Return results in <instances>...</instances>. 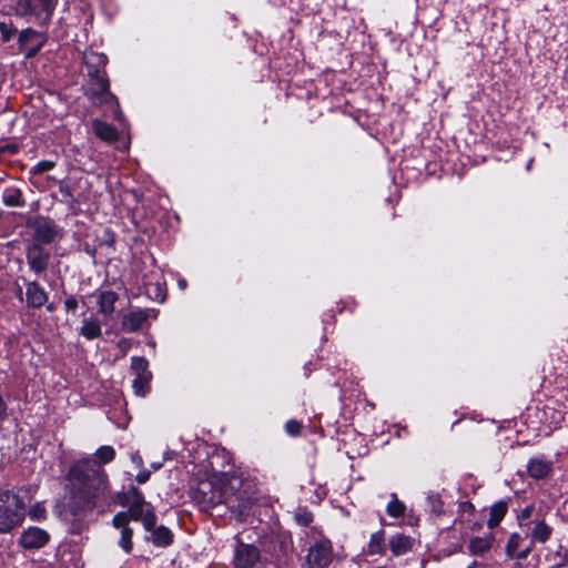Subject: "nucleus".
<instances>
[{"instance_id": "obj_1", "label": "nucleus", "mask_w": 568, "mask_h": 568, "mask_svg": "<svg viewBox=\"0 0 568 568\" xmlns=\"http://www.w3.org/2000/svg\"><path fill=\"white\" fill-rule=\"evenodd\" d=\"M95 456L97 459L85 457L73 462L65 474L67 506L75 518L85 516L97 507L108 485V475L102 465L115 458V450L104 445L97 449Z\"/></svg>"}, {"instance_id": "obj_2", "label": "nucleus", "mask_w": 568, "mask_h": 568, "mask_svg": "<svg viewBox=\"0 0 568 568\" xmlns=\"http://www.w3.org/2000/svg\"><path fill=\"white\" fill-rule=\"evenodd\" d=\"M189 496L199 510L207 513L214 507L225 504L239 518H246L253 504L257 500L255 491L231 490L230 486L207 478L191 486Z\"/></svg>"}, {"instance_id": "obj_3", "label": "nucleus", "mask_w": 568, "mask_h": 568, "mask_svg": "<svg viewBox=\"0 0 568 568\" xmlns=\"http://www.w3.org/2000/svg\"><path fill=\"white\" fill-rule=\"evenodd\" d=\"M209 467L212 471L210 478L231 487V490H248L254 491L251 488L248 481L236 470L233 457L225 449L216 450L209 457Z\"/></svg>"}, {"instance_id": "obj_4", "label": "nucleus", "mask_w": 568, "mask_h": 568, "mask_svg": "<svg viewBox=\"0 0 568 568\" xmlns=\"http://www.w3.org/2000/svg\"><path fill=\"white\" fill-rule=\"evenodd\" d=\"M88 91L87 97L94 105H105L114 113V119L120 121L123 113L120 109L118 97L110 90V79L106 70H87Z\"/></svg>"}, {"instance_id": "obj_5", "label": "nucleus", "mask_w": 568, "mask_h": 568, "mask_svg": "<svg viewBox=\"0 0 568 568\" xmlns=\"http://www.w3.org/2000/svg\"><path fill=\"white\" fill-rule=\"evenodd\" d=\"M27 507L24 500L10 490L0 491V534H9L22 525Z\"/></svg>"}, {"instance_id": "obj_6", "label": "nucleus", "mask_w": 568, "mask_h": 568, "mask_svg": "<svg viewBox=\"0 0 568 568\" xmlns=\"http://www.w3.org/2000/svg\"><path fill=\"white\" fill-rule=\"evenodd\" d=\"M26 227L32 231L31 242L50 245L61 237V229L50 216L37 214L26 220Z\"/></svg>"}, {"instance_id": "obj_7", "label": "nucleus", "mask_w": 568, "mask_h": 568, "mask_svg": "<svg viewBox=\"0 0 568 568\" xmlns=\"http://www.w3.org/2000/svg\"><path fill=\"white\" fill-rule=\"evenodd\" d=\"M58 0H17L14 11L19 17H33L34 21L45 27L50 23Z\"/></svg>"}, {"instance_id": "obj_8", "label": "nucleus", "mask_w": 568, "mask_h": 568, "mask_svg": "<svg viewBox=\"0 0 568 568\" xmlns=\"http://www.w3.org/2000/svg\"><path fill=\"white\" fill-rule=\"evenodd\" d=\"M45 245L29 243L26 246V258L30 271L40 275L44 273L50 263L51 253Z\"/></svg>"}, {"instance_id": "obj_9", "label": "nucleus", "mask_w": 568, "mask_h": 568, "mask_svg": "<svg viewBox=\"0 0 568 568\" xmlns=\"http://www.w3.org/2000/svg\"><path fill=\"white\" fill-rule=\"evenodd\" d=\"M333 548L327 539L316 541L306 555L307 568H327L332 561Z\"/></svg>"}, {"instance_id": "obj_10", "label": "nucleus", "mask_w": 568, "mask_h": 568, "mask_svg": "<svg viewBox=\"0 0 568 568\" xmlns=\"http://www.w3.org/2000/svg\"><path fill=\"white\" fill-rule=\"evenodd\" d=\"M126 514L131 521L141 523L145 530H150L158 523L154 507L146 500L132 503L128 507Z\"/></svg>"}, {"instance_id": "obj_11", "label": "nucleus", "mask_w": 568, "mask_h": 568, "mask_svg": "<svg viewBox=\"0 0 568 568\" xmlns=\"http://www.w3.org/2000/svg\"><path fill=\"white\" fill-rule=\"evenodd\" d=\"M45 36L32 28H26L19 33L18 43L20 51H24L27 58L37 55L45 44Z\"/></svg>"}, {"instance_id": "obj_12", "label": "nucleus", "mask_w": 568, "mask_h": 568, "mask_svg": "<svg viewBox=\"0 0 568 568\" xmlns=\"http://www.w3.org/2000/svg\"><path fill=\"white\" fill-rule=\"evenodd\" d=\"M260 559L261 551L255 545L237 540L233 557L234 568H253Z\"/></svg>"}, {"instance_id": "obj_13", "label": "nucleus", "mask_w": 568, "mask_h": 568, "mask_svg": "<svg viewBox=\"0 0 568 568\" xmlns=\"http://www.w3.org/2000/svg\"><path fill=\"white\" fill-rule=\"evenodd\" d=\"M49 540L50 535L47 530L30 526L21 532L18 542L23 549L31 550L44 547Z\"/></svg>"}, {"instance_id": "obj_14", "label": "nucleus", "mask_w": 568, "mask_h": 568, "mask_svg": "<svg viewBox=\"0 0 568 568\" xmlns=\"http://www.w3.org/2000/svg\"><path fill=\"white\" fill-rule=\"evenodd\" d=\"M26 286V306L31 310L42 308L49 301V293L45 288L36 280H24Z\"/></svg>"}, {"instance_id": "obj_15", "label": "nucleus", "mask_w": 568, "mask_h": 568, "mask_svg": "<svg viewBox=\"0 0 568 568\" xmlns=\"http://www.w3.org/2000/svg\"><path fill=\"white\" fill-rule=\"evenodd\" d=\"M150 535L144 536L145 541H151L158 548H168L174 542V534L173 531L164 526L156 524L148 530Z\"/></svg>"}, {"instance_id": "obj_16", "label": "nucleus", "mask_w": 568, "mask_h": 568, "mask_svg": "<svg viewBox=\"0 0 568 568\" xmlns=\"http://www.w3.org/2000/svg\"><path fill=\"white\" fill-rule=\"evenodd\" d=\"M59 192L61 194V202L64 203L68 209L78 214L82 203L81 194H75L73 187L65 180L59 181Z\"/></svg>"}, {"instance_id": "obj_17", "label": "nucleus", "mask_w": 568, "mask_h": 568, "mask_svg": "<svg viewBox=\"0 0 568 568\" xmlns=\"http://www.w3.org/2000/svg\"><path fill=\"white\" fill-rule=\"evenodd\" d=\"M148 320V314L143 310L131 311L125 314L121 321V329L125 333L139 332Z\"/></svg>"}, {"instance_id": "obj_18", "label": "nucleus", "mask_w": 568, "mask_h": 568, "mask_svg": "<svg viewBox=\"0 0 568 568\" xmlns=\"http://www.w3.org/2000/svg\"><path fill=\"white\" fill-rule=\"evenodd\" d=\"M92 131L94 135L103 142L111 144L119 140V131L116 128L102 120L94 119L92 121Z\"/></svg>"}, {"instance_id": "obj_19", "label": "nucleus", "mask_w": 568, "mask_h": 568, "mask_svg": "<svg viewBox=\"0 0 568 568\" xmlns=\"http://www.w3.org/2000/svg\"><path fill=\"white\" fill-rule=\"evenodd\" d=\"M1 201L7 207H24L27 205L23 191L14 185L4 187Z\"/></svg>"}, {"instance_id": "obj_20", "label": "nucleus", "mask_w": 568, "mask_h": 568, "mask_svg": "<svg viewBox=\"0 0 568 568\" xmlns=\"http://www.w3.org/2000/svg\"><path fill=\"white\" fill-rule=\"evenodd\" d=\"M119 300V295L111 290L101 291L98 294L97 304L99 313L104 316H110L114 312V305Z\"/></svg>"}, {"instance_id": "obj_21", "label": "nucleus", "mask_w": 568, "mask_h": 568, "mask_svg": "<svg viewBox=\"0 0 568 568\" xmlns=\"http://www.w3.org/2000/svg\"><path fill=\"white\" fill-rule=\"evenodd\" d=\"M83 63L87 70L100 69L106 70L109 58L103 52H95L93 50H85L83 53Z\"/></svg>"}, {"instance_id": "obj_22", "label": "nucleus", "mask_w": 568, "mask_h": 568, "mask_svg": "<svg viewBox=\"0 0 568 568\" xmlns=\"http://www.w3.org/2000/svg\"><path fill=\"white\" fill-rule=\"evenodd\" d=\"M494 539L495 537L491 532H487L484 536L473 537L469 540L468 546L470 554L475 556L484 555L491 548Z\"/></svg>"}, {"instance_id": "obj_23", "label": "nucleus", "mask_w": 568, "mask_h": 568, "mask_svg": "<svg viewBox=\"0 0 568 568\" xmlns=\"http://www.w3.org/2000/svg\"><path fill=\"white\" fill-rule=\"evenodd\" d=\"M551 469L552 463L539 457L531 458L527 465L529 475L536 479L546 477Z\"/></svg>"}, {"instance_id": "obj_24", "label": "nucleus", "mask_w": 568, "mask_h": 568, "mask_svg": "<svg viewBox=\"0 0 568 568\" xmlns=\"http://www.w3.org/2000/svg\"><path fill=\"white\" fill-rule=\"evenodd\" d=\"M80 335L88 341L99 338L102 335L101 324L98 318H84L80 327Z\"/></svg>"}, {"instance_id": "obj_25", "label": "nucleus", "mask_w": 568, "mask_h": 568, "mask_svg": "<svg viewBox=\"0 0 568 568\" xmlns=\"http://www.w3.org/2000/svg\"><path fill=\"white\" fill-rule=\"evenodd\" d=\"M412 539L404 535H395L389 540V547L395 556L406 554L412 548Z\"/></svg>"}, {"instance_id": "obj_26", "label": "nucleus", "mask_w": 568, "mask_h": 568, "mask_svg": "<svg viewBox=\"0 0 568 568\" xmlns=\"http://www.w3.org/2000/svg\"><path fill=\"white\" fill-rule=\"evenodd\" d=\"M506 511H507L506 503L498 501V503L494 504L490 507V511H489V519L487 523L488 527L494 528L495 526H497L501 521L504 516L506 515Z\"/></svg>"}, {"instance_id": "obj_27", "label": "nucleus", "mask_w": 568, "mask_h": 568, "mask_svg": "<svg viewBox=\"0 0 568 568\" xmlns=\"http://www.w3.org/2000/svg\"><path fill=\"white\" fill-rule=\"evenodd\" d=\"M131 369L135 376L152 375L149 369V361L144 356H133L131 358Z\"/></svg>"}, {"instance_id": "obj_28", "label": "nucleus", "mask_w": 568, "mask_h": 568, "mask_svg": "<svg viewBox=\"0 0 568 568\" xmlns=\"http://www.w3.org/2000/svg\"><path fill=\"white\" fill-rule=\"evenodd\" d=\"M520 540H521V538L518 534H513L509 537L508 542L506 545V551L509 557L525 558L527 556L528 549H525L521 552H517V550L519 548Z\"/></svg>"}, {"instance_id": "obj_29", "label": "nucleus", "mask_w": 568, "mask_h": 568, "mask_svg": "<svg viewBox=\"0 0 568 568\" xmlns=\"http://www.w3.org/2000/svg\"><path fill=\"white\" fill-rule=\"evenodd\" d=\"M152 375L149 376H135L132 383L134 393L139 396H145L151 389Z\"/></svg>"}, {"instance_id": "obj_30", "label": "nucleus", "mask_w": 568, "mask_h": 568, "mask_svg": "<svg viewBox=\"0 0 568 568\" xmlns=\"http://www.w3.org/2000/svg\"><path fill=\"white\" fill-rule=\"evenodd\" d=\"M550 534L551 528L544 521H537L531 531V538L535 541L545 542L550 537Z\"/></svg>"}, {"instance_id": "obj_31", "label": "nucleus", "mask_w": 568, "mask_h": 568, "mask_svg": "<svg viewBox=\"0 0 568 568\" xmlns=\"http://www.w3.org/2000/svg\"><path fill=\"white\" fill-rule=\"evenodd\" d=\"M132 538H133V529L131 527L121 529V537L119 540V546L128 555H130L133 550Z\"/></svg>"}, {"instance_id": "obj_32", "label": "nucleus", "mask_w": 568, "mask_h": 568, "mask_svg": "<svg viewBox=\"0 0 568 568\" xmlns=\"http://www.w3.org/2000/svg\"><path fill=\"white\" fill-rule=\"evenodd\" d=\"M57 166V162L52 160H41L34 166H32L29 173L33 176L41 175L53 170Z\"/></svg>"}, {"instance_id": "obj_33", "label": "nucleus", "mask_w": 568, "mask_h": 568, "mask_svg": "<svg viewBox=\"0 0 568 568\" xmlns=\"http://www.w3.org/2000/svg\"><path fill=\"white\" fill-rule=\"evenodd\" d=\"M405 505L396 498L394 495L393 498L387 504V514L394 518H398L405 513Z\"/></svg>"}, {"instance_id": "obj_34", "label": "nucleus", "mask_w": 568, "mask_h": 568, "mask_svg": "<svg viewBox=\"0 0 568 568\" xmlns=\"http://www.w3.org/2000/svg\"><path fill=\"white\" fill-rule=\"evenodd\" d=\"M80 302L84 303L83 296L68 295L63 301L65 312L74 315Z\"/></svg>"}, {"instance_id": "obj_35", "label": "nucleus", "mask_w": 568, "mask_h": 568, "mask_svg": "<svg viewBox=\"0 0 568 568\" xmlns=\"http://www.w3.org/2000/svg\"><path fill=\"white\" fill-rule=\"evenodd\" d=\"M295 521L301 526H307L313 520V514L306 508L300 507L294 514Z\"/></svg>"}, {"instance_id": "obj_36", "label": "nucleus", "mask_w": 568, "mask_h": 568, "mask_svg": "<svg viewBox=\"0 0 568 568\" xmlns=\"http://www.w3.org/2000/svg\"><path fill=\"white\" fill-rule=\"evenodd\" d=\"M17 28L12 23H7L4 21L0 22V34L2 42H9L17 33Z\"/></svg>"}, {"instance_id": "obj_37", "label": "nucleus", "mask_w": 568, "mask_h": 568, "mask_svg": "<svg viewBox=\"0 0 568 568\" xmlns=\"http://www.w3.org/2000/svg\"><path fill=\"white\" fill-rule=\"evenodd\" d=\"M131 521L129 515L126 514V510H122L116 513L112 518V526L116 529H123L129 526V523Z\"/></svg>"}, {"instance_id": "obj_38", "label": "nucleus", "mask_w": 568, "mask_h": 568, "mask_svg": "<svg viewBox=\"0 0 568 568\" xmlns=\"http://www.w3.org/2000/svg\"><path fill=\"white\" fill-rule=\"evenodd\" d=\"M383 550V535L381 532L374 534L368 545L369 554H382Z\"/></svg>"}, {"instance_id": "obj_39", "label": "nucleus", "mask_w": 568, "mask_h": 568, "mask_svg": "<svg viewBox=\"0 0 568 568\" xmlns=\"http://www.w3.org/2000/svg\"><path fill=\"white\" fill-rule=\"evenodd\" d=\"M126 491H128L129 499L131 500V503H139V501L145 500L144 493L138 486H135L133 484L128 485Z\"/></svg>"}, {"instance_id": "obj_40", "label": "nucleus", "mask_w": 568, "mask_h": 568, "mask_svg": "<svg viewBox=\"0 0 568 568\" xmlns=\"http://www.w3.org/2000/svg\"><path fill=\"white\" fill-rule=\"evenodd\" d=\"M115 244V233L111 229H105L99 240L100 246L113 247Z\"/></svg>"}, {"instance_id": "obj_41", "label": "nucleus", "mask_w": 568, "mask_h": 568, "mask_svg": "<svg viewBox=\"0 0 568 568\" xmlns=\"http://www.w3.org/2000/svg\"><path fill=\"white\" fill-rule=\"evenodd\" d=\"M29 516L33 520H42L45 518V508L40 505L32 506Z\"/></svg>"}, {"instance_id": "obj_42", "label": "nucleus", "mask_w": 568, "mask_h": 568, "mask_svg": "<svg viewBox=\"0 0 568 568\" xmlns=\"http://www.w3.org/2000/svg\"><path fill=\"white\" fill-rule=\"evenodd\" d=\"M302 425L300 422L292 419L286 423V433H288L292 436H296L301 433Z\"/></svg>"}, {"instance_id": "obj_43", "label": "nucleus", "mask_w": 568, "mask_h": 568, "mask_svg": "<svg viewBox=\"0 0 568 568\" xmlns=\"http://www.w3.org/2000/svg\"><path fill=\"white\" fill-rule=\"evenodd\" d=\"M116 503L121 507H129L132 504L131 500L129 499V495H128L126 489L123 490V491H119L116 494Z\"/></svg>"}, {"instance_id": "obj_44", "label": "nucleus", "mask_w": 568, "mask_h": 568, "mask_svg": "<svg viewBox=\"0 0 568 568\" xmlns=\"http://www.w3.org/2000/svg\"><path fill=\"white\" fill-rule=\"evenodd\" d=\"M19 152V146L16 143H9L0 146V155L3 153H8L10 155H14Z\"/></svg>"}, {"instance_id": "obj_45", "label": "nucleus", "mask_w": 568, "mask_h": 568, "mask_svg": "<svg viewBox=\"0 0 568 568\" xmlns=\"http://www.w3.org/2000/svg\"><path fill=\"white\" fill-rule=\"evenodd\" d=\"M8 418V404L0 395V425Z\"/></svg>"}, {"instance_id": "obj_46", "label": "nucleus", "mask_w": 568, "mask_h": 568, "mask_svg": "<svg viewBox=\"0 0 568 568\" xmlns=\"http://www.w3.org/2000/svg\"><path fill=\"white\" fill-rule=\"evenodd\" d=\"M282 67V60L280 57H274L270 59V68L275 72L280 71ZM277 78H280L278 73H275ZM281 81V79H278Z\"/></svg>"}, {"instance_id": "obj_47", "label": "nucleus", "mask_w": 568, "mask_h": 568, "mask_svg": "<svg viewBox=\"0 0 568 568\" xmlns=\"http://www.w3.org/2000/svg\"><path fill=\"white\" fill-rule=\"evenodd\" d=\"M151 473L146 469L140 470L135 476V480L138 484H144L150 479Z\"/></svg>"}, {"instance_id": "obj_48", "label": "nucleus", "mask_w": 568, "mask_h": 568, "mask_svg": "<svg viewBox=\"0 0 568 568\" xmlns=\"http://www.w3.org/2000/svg\"><path fill=\"white\" fill-rule=\"evenodd\" d=\"M154 290H155V298L160 302H163L165 300V293L163 292L161 284L158 283L155 285Z\"/></svg>"}, {"instance_id": "obj_49", "label": "nucleus", "mask_w": 568, "mask_h": 568, "mask_svg": "<svg viewBox=\"0 0 568 568\" xmlns=\"http://www.w3.org/2000/svg\"><path fill=\"white\" fill-rule=\"evenodd\" d=\"M118 346H119L122 351H126V349L131 346V342H130V339H128V338H121V339L118 342Z\"/></svg>"}, {"instance_id": "obj_50", "label": "nucleus", "mask_w": 568, "mask_h": 568, "mask_svg": "<svg viewBox=\"0 0 568 568\" xmlns=\"http://www.w3.org/2000/svg\"><path fill=\"white\" fill-rule=\"evenodd\" d=\"M14 296L19 300V301H23V290H22V286L20 285H17V288L14 291Z\"/></svg>"}, {"instance_id": "obj_51", "label": "nucleus", "mask_w": 568, "mask_h": 568, "mask_svg": "<svg viewBox=\"0 0 568 568\" xmlns=\"http://www.w3.org/2000/svg\"><path fill=\"white\" fill-rule=\"evenodd\" d=\"M44 306H45L48 313H54L57 311V305L53 302L52 303L48 302Z\"/></svg>"}, {"instance_id": "obj_52", "label": "nucleus", "mask_w": 568, "mask_h": 568, "mask_svg": "<svg viewBox=\"0 0 568 568\" xmlns=\"http://www.w3.org/2000/svg\"><path fill=\"white\" fill-rule=\"evenodd\" d=\"M84 251L90 254L92 257L95 256V253H97V248L95 247H90L88 244H85V248Z\"/></svg>"}, {"instance_id": "obj_53", "label": "nucleus", "mask_w": 568, "mask_h": 568, "mask_svg": "<svg viewBox=\"0 0 568 568\" xmlns=\"http://www.w3.org/2000/svg\"><path fill=\"white\" fill-rule=\"evenodd\" d=\"M178 284H179V287L182 288V290H184L187 286V282L184 278L183 280H179Z\"/></svg>"}, {"instance_id": "obj_54", "label": "nucleus", "mask_w": 568, "mask_h": 568, "mask_svg": "<svg viewBox=\"0 0 568 568\" xmlns=\"http://www.w3.org/2000/svg\"><path fill=\"white\" fill-rule=\"evenodd\" d=\"M133 462H135L139 466H142L143 465V460L141 458V456H133Z\"/></svg>"}, {"instance_id": "obj_55", "label": "nucleus", "mask_w": 568, "mask_h": 568, "mask_svg": "<svg viewBox=\"0 0 568 568\" xmlns=\"http://www.w3.org/2000/svg\"><path fill=\"white\" fill-rule=\"evenodd\" d=\"M530 511H531V508H530V507L525 508V509H524V511H523V516H524V517H528V516H529V514H530Z\"/></svg>"}, {"instance_id": "obj_56", "label": "nucleus", "mask_w": 568, "mask_h": 568, "mask_svg": "<svg viewBox=\"0 0 568 568\" xmlns=\"http://www.w3.org/2000/svg\"><path fill=\"white\" fill-rule=\"evenodd\" d=\"M273 2L274 6H278V7H282L283 6V0H271Z\"/></svg>"}, {"instance_id": "obj_57", "label": "nucleus", "mask_w": 568, "mask_h": 568, "mask_svg": "<svg viewBox=\"0 0 568 568\" xmlns=\"http://www.w3.org/2000/svg\"><path fill=\"white\" fill-rule=\"evenodd\" d=\"M278 547H280V550H282L284 548V541H278Z\"/></svg>"}, {"instance_id": "obj_58", "label": "nucleus", "mask_w": 568, "mask_h": 568, "mask_svg": "<svg viewBox=\"0 0 568 568\" xmlns=\"http://www.w3.org/2000/svg\"><path fill=\"white\" fill-rule=\"evenodd\" d=\"M152 467H153L154 469H159V468L161 467V464H153V465H152Z\"/></svg>"}]
</instances>
